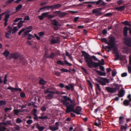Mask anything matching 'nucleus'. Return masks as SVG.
<instances>
[{"label":"nucleus","instance_id":"f257e3e1","mask_svg":"<svg viewBox=\"0 0 131 131\" xmlns=\"http://www.w3.org/2000/svg\"><path fill=\"white\" fill-rule=\"evenodd\" d=\"M63 99L62 101V102L63 105L66 107V113H69L72 112L77 115L82 114L80 112L82 110V108L80 106H78L75 110L74 109L76 104L74 100H71L67 96H63Z\"/></svg>","mask_w":131,"mask_h":131},{"label":"nucleus","instance_id":"f03ea898","mask_svg":"<svg viewBox=\"0 0 131 131\" xmlns=\"http://www.w3.org/2000/svg\"><path fill=\"white\" fill-rule=\"evenodd\" d=\"M81 52L82 56H84L85 61L89 67L90 68H97L99 67L100 64L101 63L100 61L95 56H91L84 51H81Z\"/></svg>","mask_w":131,"mask_h":131},{"label":"nucleus","instance_id":"7ed1b4c3","mask_svg":"<svg viewBox=\"0 0 131 131\" xmlns=\"http://www.w3.org/2000/svg\"><path fill=\"white\" fill-rule=\"evenodd\" d=\"M108 39H110L108 41V45L109 46H107V48L109 50H111L112 49H113L114 47H116L114 46V43L115 40V38L113 37L109 36Z\"/></svg>","mask_w":131,"mask_h":131},{"label":"nucleus","instance_id":"20e7f679","mask_svg":"<svg viewBox=\"0 0 131 131\" xmlns=\"http://www.w3.org/2000/svg\"><path fill=\"white\" fill-rule=\"evenodd\" d=\"M53 13L54 14L53 15H52V16H53V17L52 18H53L55 17L56 16H58L61 18H63L65 15H67V13L65 12H61L60 11H54L53 12Z\"/></svg>","mask_w":131,"mask_h":131},{"label":"nucleus","instance_id":"39448f33","mask_svg":"<svg viewBox=\"0 0 131 131\" xmlns=\"http://www.w3.org/2000/svg\"><path fill=\"white\" fill-rule=\"evenodd\" d=\"M100 79L102 80V81L99 79L97 80V81L102 85H106V83H108L109 82L108 80L106 78L101 77L100 78Z\"/></svg>","mask_w":131,"mask_h":131},{"label":"nucleus","instance_id":"423d86ee","mask_svg":"<svg viewBox=\"0 0 131 131\" xmlns=\"http://www.w3.org/2000/svg\"><path fill=\"white\" fill-rule=\"evenodd\" d=\"M50 38V42L51 44H54L58 43H59L60 41L58 37H54L53 36H51Z\"/></svg>","mask_w":131,"mask_h":131},{"label":"nucleus","instance_id":"0eeeda50","mask_svg":"<svg viewBox=\"0 0 131 131\" xmlns=\"http://www.w3.org/2000/svg\"><path fill=\"white\" fill-rule=\"evenodd\" d=\"M55 125L56 126L52 125L49 126V128L52 131H55L59 129V123L58 122H56Z\"/></svg>","mask_w":131,"mask_h":131},{"label":"nucleus","instance_id":"6e6552de","mask_svg":"<svg viewBox=\"0 0 131 131\" xmlns=\"http://www.w3.org/2000/svg\"><path fill=\"white\" fill-rule=\"evenodd\" d=\"M102 10L101 8H97L93 9L92 10V13H97L96 15V16H99L102 14L101 12H99Z\"/></svg>","mask_w":131,"mask_h":131},{"label":"nucleus","instance_id":"1a4fd4ad","mask_svg":"<svg viewBox=\"0 0 131 131\" xmlns=\"http://www.w3.org/2000/svg\"><path fill=\"white\" fill-rule=\"evenodd\" d=\"M33 115L34 116V119L37 121H39V120L38 118L41 119H47L48 118V117L47 116H41L38 117L37 114H34Z\"/></svg>","mask_w":131,"mask_h":131},{"label":"nucleus","instance_id":"9d476101","mask_svg":"<svg viewBox=\"0 0 131 131\" xmlns=\"http://www.w3.org/2000/svg\"><path fill=\"white\" fill-rule=\"evenodd\" d=\"M10 56L11 58L15 59H16L19 57L20 54L19 53L16 52L11 54Z\"/></svg>","mask_w":131,"mask_h":131},{"label":"nucleus","instance_id":"9b49d317","mask_svg":"<svg viewBox=\"0 0 131 131\" xmlns=\"http://www.w3.org/2000/svg\"><path fill=\"white\" fill-rule=\"evenodd\" d=\"M7 89L8 90H10L12 92L18 91L20 92L21 91V90L20 88H14L12 87H8L7 88Z\"/></svg>","mask_w":131,"mask_h":131},{"label":"nucleus","instance_id":"f8f14e48","mask_svg":"<svg viewBox=\"0 0 131 131\" xmlns=\"http://www.w3.org/2000/svg\"><path fill=\"white\" fill-rule=\"evenodd\" d=\"M102 2H103V0H99L97 1L96 2H84L83 3V4H94L95 3H96V5H98L99 4H101V3Z\"/></svg>","mask_w":131,"mask_h":131},{"label":"nucleus","instance_id":"ddd939ff","mask_svg":"<svg viewBox=\"0 0 131 131\" xmlns=\"http://www.w3.org/2000/svg\"><path fill=\"white\" fill-rule=\"evenodd\" d=\"M45 56L48 58L54 59L55 57V54L53 52L51 53L50 54L48 55V54L47 53H45Z\"/></svg>","mask_w":131,"mask_h":131},{"label":"nucleus","instance_id":"4468645a","mask_svg":"<svg viewBox=\"0 0 131 131\" xmlns=\"http://www.w3.org/2000/svg\"><path fill=\"white\" fill-rule=\"evenodd\" d=\"M65 87L68 90L71 89V91H73L74 89V84H69V86L66 85Z\"/></svg>","mask_w":131,"mask_h":131},{"label":"nucleus","instance_id":"2eb2a0df","mask_svg":"<svg viewBox=\"0 0 131 131\" xmlns=\"http://www.w3.org/2000/svg\"><path fill=\"white\" fill-rule=\"evenodd\" d=\"M113 49V53L115 54V57L119 58V55L118 49L116 47H114Z\"/></svg>","mask_w":131,"mask_h":131},{"label":"nucleus","instance_id":"dca6fc26","mask_svg":"<svg viewBox=\"0 0 131 131\" xmlns=\"http://www.w3.org/2000/svg\"><path fill=\"white\" fill-rule=\"evenodd\" d=\"M125 93V91L123 88H122L121 90L119 91L118 94V96L119 97H123Z\"/></svg>","mask_w":131,"mask_h":131},{"label":"nucleus","instance_id":"f3484780","mask_svg":"<svg viewBox=\"0 0 131 131\" xmlns=\"http://www.w3.org/2000/svg\"><path fill=\"white\" fill-rule=\"evenodd\" d=\"M49 12H46L43 13L41 14L44 17H48L49 19L52 18V17H53V16H52L51 15H49Z\"/></svg>","mask_w":131,"mask_h":131},{"label":"nucleus","instance_id":"a211bd4d","mask_svg":"<svg viewBox=\"0 0 131 131\" xmlns=\"http://www.w3.org/2000/svg\"><path fill=\"white\" fill-rule=\"evenodd\" d=\"M127 37L124 38V40H125V43L126 45L128 46H131V41L130 40L127 39Z\"/></svg>","mask_w":131,"mask_h":131},{"label":"nucleus","instance_id":"6ab92c4d","mask_svg":"<svg viewBox=\"0 0 131 131\" xmlns=\"http://www.w3.org/2000/svg\"><path fill=\"white\" fill-rule=\"evenodd\" d=\"M105 88L107 91L109 93H115L114 91V88H111L110 87H106Z\"/></svg>","mask_w":131,"mask_h":131},{"label":"nucleus","instance_id":"aec40b11","mask_svg":"<svg viewBox=\"0 0 131 131\" xmlns=\"http://www.w3.org/2000/svg\"><path fill=\"white\" fill-rule=\"evenodd\" d=\"M128 29V28L126 27H124V29L123 34L124 36L126 37L127 36V32Z\"/></svg>","mask_w":131,"mask_h":131},{"label":"nucleus","instance_id":"412c9836","mask_svg":"<svg viewBox=\"0 0 131 131\" xmlns=\"http://www.w3.org/2000/svg\"><path fill=\"white\" fill-rule=\"evenodd\" d=\"M113 86L114 87V91L115 93L119 89V86L118 84H114Z\"/></svg>","mask_w":131,"mask_h":131},{"label":"nucleus","instance_id":"4be33fe9","mask_svg":"<svg viewBox=\"0 0 131 131\" xmlns=\"http://www.w3.org/2000/svg\"><path fill=\"white\" fill-rule=\"evenodd\" d=\"M49 88H47L46 90L45 91L44 93L45 94H47L48 93H50L51 94H55L56 93V94H58L57 93H56L54 92L50 91H49Z\"/></svg>","mask_w":131,"mask_h":131},{"label":"nucleus","instance_id":"5701e85b","mask_svg":"<svg viewBox=\"0 0 131 131\" xmlns=\"http://www.w3.org/2000/svg\"><path fill=\"white\" fill-rule=\"evenodd\" d=\"M54 94L50 93L46 96V97L49 100H50L53 98Z\"/></svg>","mask_w":131,"mask_h":131},{"label":"nucleus","instance_id":"b1692460","mask_svg":"<svg viewBox=\"0 0 131 131\" xmlns=\"http://www.w3.org/2000/svg\"><path fill=\"white\" fill-rule=\"evenodd\" d=\"M51 22L53 25L56 26H58L59 22H58L55 19H54L51 20Z\"/></svg>","mask_w":131,"mask_h":131},{"label":"nucleus","instance_id":"393cba45","mask_svg":"<svg viewBox=\"0 0 131 131\" xmlns=\"http://www.w3.org/2000/svg\"><path fill=\"white\" fill-rule=\"evenodd\" d=\"M36 127L39 131H42L45 128L44 126H40L38 124L37 125Z\"/></svg>","mask_w":131,"mask_h":131},{"label":"nucleus","instance_id":"a878e982","mask_svg":"<svg viewBox=\"0 0 131 131\" xmlns=\"http://www.w3.org/2000/svg\"><path fill=\"white\" fill-rule=\"evenodd\" d=\"M24 22V21L20 20L18 24V27L19 28H20L23 26V23Z\"/></svg>","mask_w":131,"mask_h":131},{"label":"nucleus","instance_id":"bb28decb","mask_svg":"<svg viewBox=\"0 0 131 131\" xmlns=\"http://www.w3.org/2000/svg\"><path fill=\"white\" fill-rule=\"evenodd\" d=\"M60 70L61 71V72L62 73H63V72H69V73H71V71H70V70L65 69V68H62V69H60Z\"/></svg>","mask_w":131,"mask_h":131},{"label":"nucleus","instance_id":"cd10ccee","mask_svg":"<svg viewBox=\"0 0 131 131\" xmlns=\"http://www.w3.org/2000/svg\"><path fill=\"white\" fill-rule=\"evenodd\" d=\"M96 72L100 76H105L106 75V73L105 72H102L99 70H96Z\"/></svg>","mask_w":131,"mask_h":131},{"label":"nucleus","instance_id":"c85d7f7f","mask_svg":"<svg viewBox=\"0 0 131 131\" xmlns=\"http://www.w3.org/2000/svg\"><path fill=\"white\" fill-rule=\"evenodd\" d=\"M47 82L45 81L42 79H41L39 81V83L40 85H44Z\"/></svg>","mask_w":131,"mask_h":131},{"label":"nucleus","instance_id":"c756f323","mask_svg":"<svg viewBox=\"0 0 131 131\" xmlns=\"http://www.w3.org/2000/svg\"><path fill=\"white\" fill-rule=\"evenodd\" d=\"M9 52L7 50H5L4 52L3 53V54L6 57H7L9 54Z\"/></svg>","mask_w":131,"mask_h":131},{"label":"nucleus","instance_id":"7c9ffc66","mask_svg":"<svg viewBox=\"0 0 131 131\" xmlns=\"http://www.w3.org/2000/svg\"><path fill=\"white\" fill-rule=\"evenodd\" d=\"M53 8L54 9L58 8L61 7L62 5L60 4H57L53 5Z\"/></svg>","mask_w":131,"mask_h":131},{"label":"nucleus","instance_id":"2f4dec72","mask_svg":"<svg viewBox=\"0 0 131 131\" xmlns=\"http://www.w3.org/2000/svg\"><path fill=\"white\" fill-rule=\"evenodd\" d=\"M124 6H121V7H117L116 8V10L119 11H122L124 10Z\"/></svg>","mask_w":131,"mask_h":131},{"label":"nucleus","instance_id":"473e14b6","mask_svg":"<svg viewBox=\"0 0 131 131\" xmlns=\"http://www.w3.org/2000/svg\"><path fill=\"white\" fill-rule=\"evenodd\" d=\"M32 30H29L25 31L24 33L23 34V35H24V36H23V37H25L26 36H27L28 34H29V33Z\"/></svg>","mask_w":131,"mask_h":131},{"label":"nucleus","instance_id":"72a5a7b5","mask_svg":"<svg viewBox=\"0 0 131 131\" xmlns=\"http://www.w3.org/2000/svg\"><path fill=\"white\" fill-rule=\"evenodd\" d=\"M6 101L1 100L0 101V106H2L6 104Z\"/></svg>","mask_w":131,"mask_h":131},{"label":"nucleus","instance_id":"f704fd0d","mask_svg":"<svg viewBox=\"0 0 131 131\" xmlns=\"http://www.w3.org/2000/svg\"><path fill=\"white\" fill-rule=\"evenodd\" d=\"M46 9L48 10H49L50 9H51L52 10L54 9L53 5L46 6Z\"/></svg>","mask_w":131,"mask_h":131},{"label":"nucleus","instance_id":"c9c22d12","mask_svg":"<svg viewBox=\"0 0 131 131\" xmlns=\"http://www.w3.org/2000/svg\"><path fill=\"white\" fill-rule=\"evenodd\" d=\"M27 36V39L29 40H31L32 38H34V36L30 34H28Z\"/></svg>","mask_w":131,"mask_h":131},{"label":"nucleus","instance_id":"e433bc0d","mask_svg":"<svg viewBox=\"0 0 131 131\" xmlns=\"http://www.w3.org/2000/svg\"><path fill=\"white\" fill-rule=\"evenodd\" d=\"M63 59L64 60V62L66 64L68 65L69 66H71L72 65L71 64L68 62L67 60L65 59V57Z\"/></svg>","mask_w":131,"mask_h":131},{"label":"nucleus","instance_id":"4c0bfd02","mask_svg":"<svg viewBox=\"0 0 131 131\" xmlns=\"http://www.w3.org/2000/svg\"><path fill=\"white\" fill-rule=\"evenodd\" d=\"M22 7V5L21 4H19L18 5V6L16 8V11H17L19 10L20 9H21Z\"/></svg>","mask_w":131,"mask_h":131},{"label":"nucleus","instance_id":"58836bf2","mask_svg":"<svg viewBox=\"0 0 131 131\" xmlns=\"http://www.w3.org/2000/svg\"><path fill=\"white\" fill-rule=\"evenodd\" d=\"M56 63L57 64L60 65L62 66H63L64 65V63L62 62L61 60H59L57 61Z\"/></svg>","mask_w":131,"mask_h":131},{"label":"nucleus","instance_id":"ea45409f","mask_svg":"<svg viewBox=\"0 0 131 131\" xmlns=\"http://www.w3.org/2000/svg\"><path fill=\"white\" fill-rule=\"evenodd\" d=\"M7 28L8 29L7 30L9 32V33L11 34L12 30V27L9 26L7 27Z\"/></svg>","mask_w":131,"mask_h":131},{"label":"nucleus","instance_id":"a19ab883","mask_svg":"<svg viewBox=\"0 0 131 131\" xmlns=\"http://www.w3.org/2000/svg\"><path fill=\"white\" fill-rule=\"evenodd\" d=\"M122 23L125 25L127 26H130V25L129 24V22L128 21H125L122 22Z\"/></svg>","mask_w":131,"mask_h":131},{"label":"nucleus","instance_id":"79ce46f5","mask_svg":"<svg viewBox=\"0 0 131 131\" xmlns=\"http://www.w3.org/2000/svg\"><path fill=\"white\" fill-rule=\"evenodd\" d=\"M20 111L21 110H14V114L15 115H18L19 112H20Z\"/></svg>","mask_w":131,"mask_h":131},{"label":"nucleus","instance_id":"37998d69","mask_svg":"<svg viewBox=\"0 0 131 131\" xmlns=\"http://www.w3.org/2000/svg\"><path fill=\"white\" fill-rule=\"evenodd\" d=\"M45 8H46V6L41 8L39 9L38 10V12H39L41 11H43L45 10Z\"/></svg>","mask_w":131,"mask_h":131},{"label":"nucleus","instance_id":"c03bdc74","mask_svg":"<svg viewBox=\"0 0 131 131\" xmlns=\"http://www.w3.org/2000/svg\"><path fill=\"white\" fill-rule=\"evenodd\" d=\"M10 15L9 14H7L5 15V18L4 19V20L8 21V19L9 18Z\"/></svg>","mask_w":131,"mask_h":131},{"label":"nucleus","instance_id":"a18cd8bd","mask_svg":"<svg viewBox=\"0 0 131 131\" xmlns=\"http://www.w3.org/2000/svg\"><path fill=\"white\" fill-rule=\"evenodd\" d=\"M101 41L103 42H105L106 44H108V41L106 38H102L101 39Z\"/></svg>","mask_w":131,"mask_h":131},{"label":"nucleus","instance_id":"49530a36","mask_svg":"<svg viewBox=\"0 0 131 131\" xmlns=\"http://www.w3.org/2000/svg\"><path fill=\"white\" fill-rule=\"evenodd\" d=\"M95 85L96 86V87L98 89L99 91H101V89L100 88L99 84L96 83L95 84Z\"/></svg>","mask_w":131,"mask_h":131},{"label":"nucleus","instance_id":"de8ad7c7","mask_svg":"<svg viewBox=\"0 0 131 131\" xmlns=\"http://www.w3.org/2000/svg\"><path fill=\"white\" fill-rule=\"evenodd\" d=\"M7 128L4 127L0 126V131H6Z\"/></svg>","mask_w":131,"mask_h":131},{"label":"nucleus","instance_id":"09e8293b","mask_svg":"<svg viewBox=\"0 0 131 131\" xmlns=\"http://www.w3.org/2000/svg\"><path fill=\"white\" fill-rule=\"evenodd\" d=\"M124 103L126 106L128 105L129 104V102L127 100H125L124 102Z\"/></svg>","mask_w":131,"mask_h":131},{"label":"nucleus","instance_id":"8fccbe9b","mask_svg":"<svg viewBox=\"0 0 131 131\" xmlns=\"http://www.w3.org/2000/svg\"><path fill=\"white\" fill-rule=\"evenodd\" d=\"M15 0H9L5 2V4L6 5H8L9 4L11 3L12 2H13Z\"/></svg>","mask_w":131,"mask_h":131},{"label":"nucleus","instance_id":"3c124183","mask_svg":"<svg viewBox=\"0 0 131 131\" xmlns=\"http://www.w3.org/2000/svg\"><path fill=\"white\" fill-rule=\"evenodd\" d=\"M102 3H101V5L102 6H108V5H107V4L106 3L104 2L103 1V2H102Z\"/></svg>","mask_w":131,"mask_h":131},{"label":"nucleus","instance_id":"603ef678","mask_svg":"<svg viewBox=\"0 0 131 131\" xmlns=\"http://www.w3.org/2000/svg\"><path fill=\"white\" fill-rule=\"evenodd\" d=\"M13 30V31L12 33V34H14L17 31V27H14Z\"/></svg>","mask_w":131,"mask_h":131},{"label":"nucleus","instance_id":"864d4df0","mask_svg":"<svg viewBox=\"0 0 131 131\" xmlns=\"http://www.w3.org/2000/svg\"><path fill=\"white\" fill-rule=\"evenodd\" d=\"M23 18H16L14 21L15 22H16L20 20H22Z\"/></svg>","mask_w":131,"mask_h":131},{"label":"nucleus","instance_id":"5fc2aeb1","mask_svg":"<svg viewBox=\"0 0 131 131\" xmlns=\"http://www.w3.org/2000/svg\"><path fill=\"white\" fill-rule=\"evenodd\" d=\"M44 34L45 33L44 31H41L38 33V35L40 37L43 36Z\"/></svg>","mask_w":131,"mask_h":131},{"label":"nucleus","instance_id":"6e6d98bb","mask_svg":"<svg viewBox=\"0 0 131 131\" xmlns=\"http://www.w3.org/2000/svg\"><path fill=\"white\" fill-rule=\"evenodd\" d=\"M22 122V120L19 118H17L16 120V123H19Z\"/></svg>","mask_w":131,"mask_h":131},{"label":"nucleus","instance_id":"4d7b16f0","mask_svg":"<svg viewBox=\"0 0 131 131\" xmlns=\"http://www.w3.org/2000/svg\"><path fill=\"white\" fill-rule=\"evenodd\" d=\"M20 96L22 98L25 97V94L24 92H22L20 94Z\"/></svg>","mask_w":131,"mask_h":131},{"label":"nucleus","instance_id":"13d9d810","mask_svg":"<svg viewBox=\"0 0 131 131\" xmlns=\"http://www.w3.org/2000/svg\"><path fill=\"white\" fill-rule=\"evenodd\" d=\"M33 122V121L32 119H29L26 121V123L27 124H31Z\"/></svg>","mask_w":131,"mask_h":131},{"label":"nucleus","instance_id":"bf43d9fd","mask_svg":"<svg viewBox=\"0 0 131 131\" xmlns=\"http://www.w3.org/2000/svg\"><path fill=\"white\" fill-rule=\"evenodd\" d=\"M10 34L8 32H6L5 34V36L6 37L7 39L9 38V36Z\"/></svg>","mask_w":131,"mask_h":131},{"label":"nucleus","instance_id":"052dcab7","mask_svg":"<svg viewBox=\"0 0 131 131\" xmlns=\"http://www.w3.org/2000/svg\"><path fill=\"white\" fill-rule=\"evenodd\" d=\"M112 15V13H107L106 14H105V16L106 17H109L111 16Z\"/></svg>","mask_w":131,"mask_h":131},{"label":"nucleus","instance_id":"680f3d73","mask_svg":"<svg viewBox=\"0 0 131 131\" xmlns=\"http://www.w3.org/2000/svg\"><path fill=\"white\" fill-rule=\"evenodd\" d=\"M54 74L57 76H59L60 75V73L58 71H54Z\"/></svg>","mask_w":131,"mask_h":131},{"label":"nucleus","instance_id":"e2e57ef3","mask_svg":"<svg viewBox=\"0 0 131 131\" xmlns=\"http://www.w3.org/2000/svg\"><path fill=\"white\" fill-rule=\"evenodd\" d=\"M30 19V18L28 16L26 15L25 16V18H24V20H29Z\"/></svg>","mask_w":131,"mask_h":131},{"label":"nucleus","instance_id":"0e129e2a","mask_svg":"<svg viewBox=\"0 0 131 131\" xmlns=\"http://www.w3.org/2000/svg\"><path fill=\"white\" fill-rule=\"evenodd\" d=\"M25 30V29L24 28H23L18 33V35H20Z\"/></svg>","mask_w":131,"mask_h":131},{"label":"nucleus","instance_id":"69168bd1","mask_svg":"<svg viewBox=\"0 0 131 131\" xmlns=\"http://www.w3.org/2000/svg\"><path fill=\"white\" fill-rule=\"evenodd\" d=\"M46 109L45 106H43L41 108V110L42 111L45 112L46 110Z\"/></svg>","mask_w":131,"mask_h":131},{"label":"nucleus","instance_id":"338daca9","mask_svg":"<svg viewBox=\"0 0 131 131\" xmlns=\"http://www.w3.org/2000/svg\"><path fill=\"white\" fill-rule=\"evenodd\" d=\"M66 55L69 57H71V54H70L67 51H66Z\"/></svg>","mask_w":131,"mask_h":131},{"label":"nucleus","instance_id":"774afa93","mask_svg":"<svg viewBox=\"0 0 131 131\" xmlns=\"http://www.w3.org/2000/svg\"><path fill=\"white\" fill-rule=\"evenodd\" d=\"M87 82L90 87L92 88L93 87V85L91 82L89 80H88Z\"/></svg>","mask_w":131,"mask_h":131}]
</instances>
